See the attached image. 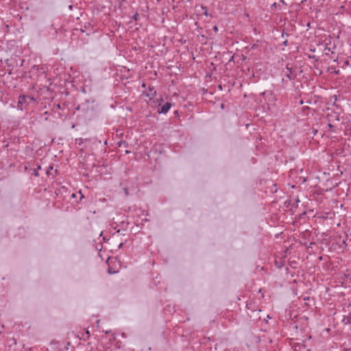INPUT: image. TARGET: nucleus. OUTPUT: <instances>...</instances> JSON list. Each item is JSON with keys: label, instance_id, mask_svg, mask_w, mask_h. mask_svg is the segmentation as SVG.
Masks as SVG:
<instances>
[{"label": "nucleus", "instance_id": "nucleus-9", "mask_svg": "<svg viewBox=\"0 0 351 351\" xmlns=\"http://www.w3.org/2000/svg\"><path fill=\"white\" fill-rule=\"evenodd\" d=\"M86 335H87L88 336H89V334H90V333H89V331H88V330H86Z\"/></svg>", "mask_w": 351, "mask_h": 351}, {"label": "nucleus", "instance_id": "nucleus-3", "mask_svg": "<svg viewBox=\"0 0 351 351\" xmlns=\"http://www.w3.org/2000/svg\"><path fill=\"white\" fill-rule=\"evenodd\" d=\"M171 107V104L170 102H167L158 110V112L159 114H166L169 110Z\"/></svg>", "mask_w": 351, "mask_h": 351}, {"label": "nucleus", "instance_id": "nucleus-10", "mask_svg": "<svg viewBox=\"0 0 351 351\" xmlns=\"http://www.w3.org/2000/svg\"><path fill=\"white\" fill-rule=\"evenodd\" d=\"M122 245H123V243H121L119 244V247H122Z\"/></svg>", "mask_w": 351, "mask_h": 351}, {"label": "nucleus", "instance_id": "nucleus-11", "mask_svg": "<svg viewBox=\"0 0 351 351\" xmlns=\"http://www.w3.org/2000/svg\"><path fill=\"white\" fill-rule=\"evenodd\" d=\"M276 3H274L272 5V6H273V7H275V6H276Z\"/></svg>", "mask_w": 351, "mask_h": 351}, {"label": "nucleus", "instance_id": "nucleus-1", "mask_svg": "<svg viewBox=\"0 0 351 351\" xmlns=\"http://www.w3.org/2000/svg\"><path fill=\"white\" fill-rule=\"evenodd\" d=\"M340 117V112L339 111L331 110L326 115V119L328 122L334 123L335 121H339Z\"/></svg>", "mask_w": 351, "mask_h": 351}, {"label": "nucleus", "instance_id": "nucleus-12", "mask_svg": "<svg viewBox=\"0 0 351 351\" xmlns=\"http://www.w3.org/2000/svg\"><path fill=\"white\" fill-rule=\"evenodd\" d=\"M125 193H126V194H128V191L127 189L125 190Z\"/></svg>", "mask_w": 351, "mask_h": 351}, {"label": "nucleus", "instance_id": "nucleus-2", "mask_svg": "<svg viewBox=\"0 0 351 351\" xmlns=\"http://www.w3.org/2000/svg\"><path fill=\"white\" fill-rule=\"evenodd\" d=\"M27 100L33 101L34 99L32 97H26L25 95H21L19 98L17 108L20 110H23V104L27 103Z\"/></svg>", "mask_w": 351, "mask_h": 351}, {"label": "nucleus", "instance_id": "nucleus-8", "mask_svg": "<svg viewBox=\"0 0 351 351\" xmlns=\"http://www.w3.org/2000/svg\"><path fill=\"white\" fill-rule=\"evenodd\" d=\"M214 29H215V32H217V30H218V29H217V27L216 26H215V27H214Z\"/></svg>", "mask_w": 351, "mask_h": 351}, {"label": "nucleus", "instance_id": "nucleus-5", "mask_svg": "<svg viewBox=\"0 0 351 351\" xmlns=\"http://www.w3.org/2000/svg\"><path fill=\"white\" fill-rule=\"evenodd\" d=\"M201 9H202V10H204V15H206V16H208V10H207V9H206V7H204V6H201Z\"/></svg>", "mask_w": 351, "mask_h": 351}, {"label": "nucleus", "instance_id": "nucleus-7", "mask_svg": "<svg viewBox=\"0 0 351 351\" xmlns=\"http://www.w3.org/2000/svg\"><path fill=\"white\" fill-rule=\"evenodd\" d=\"M53 169V167H50L49 168V169L46 171V173L49 175L50 174V171H51Z\"/></svg>", "mask_w": 351, "mask_h": 351}, {"label": "nucleus", "instance_id": "nucleus-4", "mask_svg": "<svg viewBox=\"0 0 351 351\" xmlns=\"http://www.w3.org/2000/svg\"><path fill=\"white\" fill-rule=\"evenodd\" d=\"M41 169V165H38L37 169H34V175L37 176L38 175V170Z\"/></svg>", "mask_w": 351, "mask_h": 351}, {"label": "nucleus", "instance_id": "nucleus-6", "mask_svg": "<svg viewBox=\"0 0 351 351\" xmlns=\"http://www.w3.org/2000/svg\"><path fill=\"white\" fill-rule=\"evenodd\" d=\"M332 123H330V122H328V128H330V130H331L333 128V127H334V126H333V125H332Z\"/></svg>", "mask_w": 351, "mask_h": 351}]
</instances>
